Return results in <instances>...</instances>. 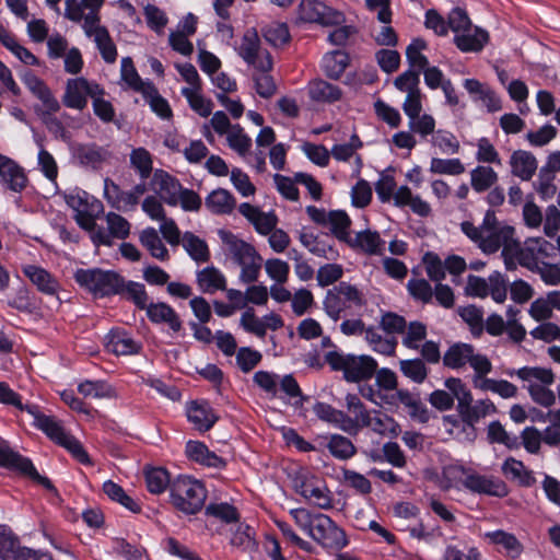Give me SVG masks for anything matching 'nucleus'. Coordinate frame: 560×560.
Here are the masks:
<instances>
[{
    "label": "nucleus",
    "instance_id": "obj_20",
    "mask_svg": "<svg viewBox=\"0 0 560 560\" xmlns=\"http://www.w3.org/2000/svg\"><path fill=\"white\" fill-rule=\"evenodd\" d=\"M107 338V349L117 355L137 354L141 350V345L125 330H112Z\"/></svg>",
    "mask_w": 560,
    "mask_h": 560
},
{
    "label": "nucleus",
    "instance_id": "obj_21",
    "mask_svg": "<svg viewBox=\"0 0 560 560\" xmlns=\"http://www.w3.org/2000/svg\"><path fill=\"white\" fill-rule=\"evenodd\" d=\"M489 33L476 26L474 33L463 32L454 36V44L462 52H479L488 44Z\"/></svg>",
    "mask_w": 560,
    "mask_h": 560
},
{
    "label": "nucleus",
    "instance_id": "obj_1",
    "mask_svg": "<svg viewBox=\"0 0 560 560\" xmlns=\"http://www.w3.org/2000/svg\"><path fill=\"white\" fill-rule=\"evenodd\" d=\"M325 362L332 371L342 372L343 378L349 383H360L374 376L378 368L377 361L366 354H343L339 351H328Z\"/></svg>",
    "mask_w": 560,
    "mask_h": 560
},
{
    "label": "nucleus",
    "instance_id": "obj_8",
    "mask_svg": "<svg viewBox=\"0 0 560 560\" xmlns=\"http://www.w3.org/2000/svg\"><path fill=\"white\" fill-rule=\"evenodd\" d=\"M346 407L352 417L345 412L343 425L341 430L350 435H357L360 430L372 424L371 412L366 409L358 395L348 394L346 396Z\"/></svg>",
    "mask_w": 560,
    "mask_h": 560
},
{
    "label": "nucleus",
    "instance_id": "obj_9",
    "mask_svg": "<svg viewBox=\"0 0 560 560\" xmlns=\"http://www.w3.org/2000/svg\"><path fill=\"white\" fill-rule=\"evenodd\" d=\"M151 185L160 198L168 206H177V196L183 188L179 180L163 170L153 173Z\"/></svg>",
    "mask_w": 560,
    "mask_h": 560
},
{
    "label": "nucleus",
    "instance_id": "obj_56",
    "mask_svg": "<svg viewBox=\"0 0 560 560\" xmlns=\"http://www.w3.org/2000/svg\"><path fill=\"white\" fill-rule=\"evenodd\" d=\"M78 392L93 398H109L114 395L113 387L104 381H84L79 384Z\"/></svg>",
    "mask_w": 560,
    "mask_h": 560
},
{
    "label": "nucleus",
    "instance_id": "obj_26",
    "mask_svg": "<svg viewBox=\"0 0 560 560\" xmlns=\"http://www.w3.org/2000/svg\"><path fill=\"white\" fill-rule=\"evenodd\" d=\"M139 242L153 258L160 261H167L170 259L168 249L156 229L150 226L142 230L139 235Z\"/></svg>",
    "mask_w": 560,
    "mask_h": 560
},
{
    "label": "nucleus",
    "instance_id": "obj_63",
    "mask_svg": "<svg viewBox=\"0 0 560 560\" xmlns=\"http://www.w3.org/2000/svg\"><path fill=\"white\" fill-rule=\"evenodd\" d=\"M323 305L325 313L334 322H337L341 317V313L346 308L345 302L341 300L340 294L335 290V288L327 291Z\"/></svg>",
    "mask_w": 560,
    "mask_h": 560
},
{
    "label": "nucleus",
    "instance_id": "obj_40",
    "mask_svg": "<svg viewBox=\"0 0 560 560\" xmlns=\"http://www.w3.org/2000/svg\"><path fill=\"white\" fill-rule=\"evenodd\" d=\"M498 182V174L491 166L478 165L470 172V184L476 192L490 189Z\"/></svg>",
    "mask_w": 560,
    "mask_h": 560
},
{
    "label": "nucleus",
    "instance_id": "obj_3",
    "mask_svg": "<svg viewBox=\"0 0 560 560\" xmlns=\"http://www.w3.org/2000/svg\"><path fill=\"white\" fill-rule=\"evenodd\" d=\"M74 280L96 298L117 295L122 284V277L118 272L100 268L78 269Z\"/></svg>",
    "mask_w": 560,
    "mask_h": 560
},
{
    "label": "nucleus",
    "instance_id": "obj_19",
    "mask_svg": "<svg viewBox=\"0 0 560 560\" xmlns=\"http://www.w3.org/2000/svg\"><path fill=\"white\" fill-rule=\"evenodd\" d=\"M510 164L512 174L522 180H530L538 166L535 155L525 150L514 151L511 155Z\"/></svg>",
    "mask_w": 560,
    "mask_h": 560
},
{
    "label": "nucleus",
    "instance_id": "obj_41",
    "mask_svg": "<svg viewBox=\"0 0 560 560\" xmlns=\"http://www.w3.org/2000/svg\"><path fill=\"white\" fill-rule=\"evenodd\" d=\"M262 37L271 46L283 47L291 40V34L287 23L271 22L261 27Z\"/></svg>",
    "mask_w": 560,
    "mask_h": 560
},
{
    "label": "nucleus",
    "instance_id": "obj_58",
    "mask_svg": "<svg viewBox=\"0 0 560 560\" xmlns=\"http://www.w3.org/2000/svg\"><path fill=\"white\" fill-rule=\"evenodd\" d=\"M313 411L318 419L332 423L341 430L345 419L342 410H338L327 402L316 401L313 406Z\"/></svg>",
    "mask_w": 560,
    "mask_h": 560
},
{
    "label": "nucleus",
    "instance_id": "obj_57",
    "mask_svg": "<svg viewBox=\"0 0 560 560\" xmlns=\"http://www.w3.org/2000/svg\"><path fill=\"white\" fill-rule=\"evenodd\" d=\"M430 172L433 174L460 175L465 172V166L459 159H440L432 158Z\"/></svg>",
    "mask_w": 560,
    "mask_h": 560
},
{
    "label": "nucleus",
    "instance_id": "obj_61",
    "mask_svg": "<svg viewBox=\"0 0 560 560\" xmlns=\"http://www.w3.org/2000/svg\"><path fill=\"white\" fill-rule=\"evenodd\" d=\"M425 271L430 280L440 282L445 279V267L440 256L434 252H427L422 257Z\"/></svg>",
    "mask_w": 560,
    "mask_h": 560
},
{
    "label": "nucleus",
    "instance_id": "obj_7",
    "mask_svg": "<svg viewBox=\"0 0 560 560\" xmlns=\"http://www.w3.org/2000/svg\"><path fill=\"white\" fill-rule=\"evenodd\" d=\"M0 466L16 469L43 486L46 490L56 492L51 481L38 474L30 458L12 451L4 442L0 443Z\"/></svg>",
    "mask_w": 560,
    "mask_h": 560
},
{
    "label": "nucleus",
    "instance_id": "obj_37",
    "mask_svg": "<svg viewBox=\"0 0 560 560\" xmlns=\"http://www.w3.org/2000/svg\"><path fill=\"white\" fill-rule=\"evenodd\" d=\"M351 247H358L365 254L377 255L382 250L384 241L381 238L378 232L365 230L359 232L354 238H351L350 243H347Z\"/></svg>",
    "mask_w": 560,
    "mask_h": 560
},
{
    "label": "nucleus",
    "instance_id": "obj_64",
    "mask_svg": "<svg viewBox=\"0 0 560 560\" xmlns=\"http://www.w3.org/2000/svg\"><path fill=\"white\" fill-rule=\"evenodd\" d=\"M527 390L532 400L541 407L549 408L556 402L555 393L547 386L537 383H530L527 386Z\"/></svg>",
    "mask_w": 560,
    "mask_h": 560
},
{
    "label": "nucleus",
    "instance_id": "obj_13",
    "mask_svg": "<svg viewBox=\"0 0 560 560\" xmlns=\"http://www.w3.org/2000/svg\"><path fill=\"white\" fill-rule=\"evenodd\" d=\"M23 83L43 103L48 114L57 113L60 109L59 102L40 78L32 72H26L23 77Z\"/></svg>",
    "mask_w": 560,
    "mask_h": 560
},
{
    "label": "nucleus",
    "instance_id": "obj_42",
    "mask_svg": "<svg viewBox=\"0 0 560 560\" xmlns=\"http://www.w3.org/2000/svg\"><path fill=\"white\" fill-rule=\"evenodd\" d=\"M502 472L505 476H511L513 479H517L521 486L530 487L535 482L533 472L525 468L522 460L515 459L514 457H508L502 464Z\"/></svg>",
    "mask_w": 560,
    "mask_h": 560
},
{
    "label": "nucleus",
    "instance_id": "obj_14",
    "mask_svg": "<svg viewBox=\"0 0 560 560\" xmlns=\"http://www.w3.org/2000/svg\"><path fill=\"white\" fill-rule=\"evenodd\" d=\"M145 311L151 323L165 324L174 332H178L182 329V320L171 305L164 302L149 303Z\"/></svg>",
    "mask_w": 560,
    "mask_h": 560
},
{
    "label": "nucleus",
    "instance_id": "obj_10",
    "mask_svg": "<svg viewBox=\"0 0 560 560\" xmlns=\"http://www.w3.org/2000/svg\"><path fill=\"white\" fill-rule=\"evenodd\" d=\"M26 412L33 417V425L43 431L51 441L58 445L66 439L68 433L52 416H46L39 411L38 406L26 407Z\"/></svg>",
    "mask_w": 560,
    "mask_h": 560
},
{
    "label": "nucleus",
    "instance_id": "obj_39",
    "mask_svg": "<svg viewBox=\"0 0 560 560\" xmlns=\"http://www.w3.org/2000/svg\"><path fill=\"white\" fill-rule=\"evenodd\" d=\"M117 295H124L131 301L139 310H145L149 305V295L144 284L135 281H126L122 278L121 288L118 289Z\"/></svg>",
    "mask_w": 560,
    "mask_h": 560
},
{
    "label": "nucleus",
    "instance_id": "obj_46",
    "mask_svg": "<svg viewBox=\"0 0 560 560\" xmlns=\"http://www.w3.org/2000/svg\"><path fill=\"white\" fill-rule=\"evenodd\" d=\"M425 47L427 44L423 39L416 38L406 48V58L410 69L419 71V73L429 66L427 56L421 54V50Z\"/></svg>",
    "mask_w": 560,
    "mask_h": 560
},
{
    "label": "nucleus",
    "instance_id": "obj_16",
    "mask_svg": "<svg viewBox=\"0 0 560 560\" xmlns=\"http://www.w3.org/2000/svg\"><path fill=\"white\" fill-rule=\"evenodd\" d=\"M307 94L313 102L332 104L342 96L341 89L323 79L311 80L307 84Z\"/></svg>",
    "mask_w": 560,
    "mask_h": 560
},
{
    "label": "nucleus",
    "instance_id": "obj_6",
    "mask_svg": "<svg viewBox=\"0 0 560 560\" xmlns=\"http://www.w3.org/2000/svg\"><path fill=\"white\" fill-rule=\"evenodd\" d=\"M299 20L323 26L340 25L345 21L342 12L319 0H301L298 8Z\"/></svg>",
    "mask_w": 560,
    "mask_h": 560
},
{
    "label": "nucleus",
    "instance_id": "obj_33",
    "mask_svg": "<svg viewBox=\"0 0 560 560\" xmlns=\"http://www.w3.org/2000/svg\"><path fill=\"white\" fill-rule=\"evenodd\" d=\"M220 238L226 246V250L231 254L234 260L240 265V278L245 279V242L237 237L230 231L221 230L219 232Z\"/></svg>",
    "mask_w": 560,
    "mask_h": 560
},
{
    "label": "nucleus",
    "instance_id": "obj_27",
    "mask_svg": "<svg viewBox=\"0 0 560 560\" xmlns=\"http://www.w3.org/2000/svg\"><path fill=\"white\" fill-rule=\"evenodd\" d=\"M247 222L254 225L257 233L268 235L278 224L273 211L264 212L258 207L247 203Z\"/></svg>",
    "mask_w": 560,
    "mask_h": 560
},
{
    "label": "nucleus",
    "instance_id": "obj_32",
    "mask_svg": "<svg viewBox=\"0 0 560 560\" xmlns=\"http://www.w3.org/2000/svg\"><path fill=\"white\" fill-rule=\"evenodd\" d=\"M0 43L9 49L15 57H18L23 63L30 66H39L38 58L31 52L26 47L20 45L14 35L9 31L0 27Z\"/></svg>",
    "mask_w": 560,
    "mask_h": 560
},
{
    "label": "nucleus",
    "instance_id": "obj_5",
    "mask_svg": "<svg viewBox=\"0 0 560 560\" xmlns=\"http://www.w3.org/2000/svg\"><path fill=\"white\" fill-rule=\"evenodd\" d=\"M310 537L329 550L339 551L349 544L346 532L330 516L323 513H317V522Z\"/></svg>",
    "mask_w": 560,
    "mask_h": 560
},
{
    "label": "nucleus",
    "instance_id": "obj_50",
    "mask_svg": "<svg viewBox=\"0 0 560 560\" xmlns=\"http://www.w3.org/2000/svg\"><path fill=\"white\" fill-rule=\"evenodd\" d=\"M96 47L107 63H114L117 59V48L107 28H100L97 35L93 36Z\"/></svg>",
    "mask_w": 560,
    "mask_h": 560
},
{
    "label": "nucleus",
    "instance_id": "obj_11",
    "mask_svg": "<svg viewBox=\"0 0 560 560\" xmlns=\"http://www.w3.org/2000/svg\"><path fill=\"white\" fill-rule=\"evenodd\" d=\"M0 182L5 188L21 192L25 189L28 178L23 170L14 160L4 155L0 162Z\"/></svg>",
    "mask_w": 560,
    "mask_h": 560
},
{
    "label": "nucleus",
    "instance_id": "obj_2",
    "mask_svg": "<svg viewBox=\"0 0 560 560\" xmlns=\"http://www.w3.org/2000/svg\"><path fill=\"white\" fill-rule=\"evenodd\" d=\"M170 498L176 510L192 515L203 508L207 490L201 481L190 476L179 475L171 483Z\"/></svg>",
    "mask_w": 560,
    "mask_h": 560
},
{
    "label": "nucleus",
    "instance_id": "obj_4",
    "mask_svg": "<svg viewBox=\"0 0 560 560\" xmlns=\"http://www.w3.org/2000/svg\"><path fill=\"white\" fill-rule=\"evenodd\" d=\"M459 470L465 476L462 485L471 493L495 498H504L509 494L508 485L497 476L480 475L465 466H460Z\"/></svg>",
    "mask_w": 560,
    "mask_h": 560
},
{
    "label": "nucleus",
    "instance_id": "obj_25",
    "mask_svg": "<svg viewBox=\"0 0 560 560\" xmlns=\"http://www.w3.org/2000/svg\"><path fill=\"white\" fill-rule=\"evenodd\" d=\"M475 351V347L466 342H454L444 352L442 358L443 365L447 369L459 370L464 368Z\"/></svg>",
    "mask_w": 560,
    "mask_h": 560
},
{
    "label": "nucleus",
    "instance_id": "obj_22",
    "mask_svg": "<svg viewBox=\"0 0 560 560\" xmlns=\"http://www.w3.org/2000/svg\"><path fill=\"white\" fill-rule=\"evenodd\" d=\"M485 537L491 544L500 546L504 553L512 559L520 558L524 551V546L517 539V537L514 534L508 533L503 529L488 532L485 534Z\"/></svg>",
    "mask_w": 560,
    "mask_h": 560
},
{
    "label": "nucleus",
    "instance_id": "obj_43",
    "mask_svg": "<svg viewBox=\"0 0 560 560\" xmlns=\"http://www.w3.org/2000/svg\"><path fill=\"white\" fill-rule=\"evenodd\" d=\"M107 152L96 144L79 145L75 150V158L82 165L98 167L106 159Z\"/></svg>",
    "mask_w": 560,
    "mask_h": 560
},
{
    "label": "nucleus",
    "instance_id": "obj_18",
    "mask_svg": "<svg viewBox=\"0 0 560 560\" xmlns=\"http://www.w3.org/2000/svg\"><path fill=\"white\" fill-rule=\"evenodd\" d=\"M187 418L201 432L210 430L218 419L206 401H192L187 408Z\"/></svg>",
    "mask_w": 560,
    "mask_h": 560
},
{
    "label": "nucleus",
    "instance_id": "obj_36",
    "mask_svg": "<svg viewBox=\"0 0 560 560\" xmlns=\"http://www.w3.org/2000/svg\"><path fill=\"white\" fill-rule=\"evenodd\" d=\"M182 245L187 254L197 262H207L210 259V250L205 240L192 232L183 234Z\"/></svg>",
    "mask_w": 560,
    "mask_h": 560
},
{
    "label": "nucleus",
    "instance_id": "obj_62",
    "mask_svg": "<svg viewBox=\"0 0 560 560\" xmlns=\"http://www.w3.org/2000/svg\"><path fill=\"white\" fill-rule=\"evenodd\" d=\"M372 188L368 180L360 178L351 190L352 206L359 209L368 207L372 201Z\"/></svg>",
    "mask_w": 560,
    "mask_h": 560
},
{
    "label": "nucleus",
    "instance_id": "obj_59",
    "mask_svg": "<svg viewBox=\"0 0 560 560\" xmlns=\"http://www.w3.org/2000/svg\"><path fill=\"white\" fill-rule=\"evenodd\" d=\"M66 203L75 212H85L90 210L93 202H100L93 196L81 189H74L69 194H65Z\"/></svg>",
    "mask_w": 560,
    "mask_h": 560
},
{
    "label": "nucleus",
    "instance_id": "obj_54",
    "mask_svg": "<svg viewBox=\"0 0 560 560\" xmlns=\"http://www.w3.org/2000/svg\"><path fill=\"white\" fill-rule=\"evenodd\" d=\"M475 386L482 390L495 393L502 398H512L517 393V387L506 380L483 378L480 384L475 382Z\"/></svg>",
    "mask_w": 560,
    "mask_h": 560
},
{
    "label": "nucleus",
    "instance_id": "obj_35",
    "mask_svg": "<svg viewBox=\"0 0 560 560\" xmlns=\"http://www.w3.org/2000/svg\"><path fill=\"white\" fill-rule=\"evenodd\" d=\"M327 439L326 447L334 458L348 460L357 454V447L349 438L336 433Z\"/></svg>",
    "mask_w": 560,
    "mask_h": 560
},
{
    "label": "nucleus",
    "instance_id": "obj_17",
    "mask_svg": "<svg viewBox=\"0 0 560 560\" xmlns=\"http://www.w3.org/2000/svg\"><path fill=\"white\" fill-rule=\"evenodd\" d=\"M104 197L114 209L127 212L137 207V200L129 191H124L112 179L104 180Z\"/></svg>",
    "mask_w": 560,
    "mask_h": 560
},
{
    "label": "nucleus",
    "instance_id": "obj_55",
    "mask_svg": "<svg viewBox=\"0 0 560 560\" xmlns=\"http://www.w3.org/2000/svg\"><path fill=\"white\" fill-rule=\"evenodd\" d=\"M432 144L438 147L440 151L445 154H456L460 149L456 136L446 129H439L434 132Z\"/></svg>",
    "mask_w": 560,
    "mask_h": 560
},
{
    "label": "nucleus",
    "instance_id": "obj_23",
    "mask_svg": "<svg viewBox=\"0 0 560 560\" xmlns=\"http://www.w3.org/2000/svg\"><path fill=\"white\" fill-rule=\"evenodd\" d=\"M88 80L85 78L69 79L67 81L63 104L69 108L83 109L86 104Z\"/></svg>",
    "mask_w": 560,
    "mask_h": 560
},
{
    "label": "nucleus",
    "instance_id": "obj_29",
    "mask_svg": "<svg viewBox=\"0 0 560 560\" xmlns=\"http://www.w3.org/2000/svg\"><path fill=\"white\" fill-rule=\"evenodd\" d=\"M349 55L343 50L326 54L322 60L324 73L331 80H338L349 66Z\"/></svg>",
    "mask_w": 560,
    "mask_h": 560
},
{
    "label": "nucleus",
    "instance_id": "obj_34",
    "mask_svg": "<svg viewBox=\"0 0 560 560\" xmlns=\"http://www.w3.org/2000/svg\"><path fill=\"white\" fill-rule=\"evenodd\" d=\"M205 205L212 213L226 214L234 209L235 199L228 190L218 188L208 195Z\"/></svg>",
    "mask_w": 560,
    "mask_h": 560
},
{
    "label": "nucleus",
    "instance_id": "obj_51",
    "mask_svg": "<svg viewBox=\"0 0 560 560\" xmlns=\"http://www.w3.org/2000/svg\"><path fill=\"white\" fill-rule=\"evenodd\" d=\"M22 548L19 547V538L7 525H0V560L14 559Z\"/></svg>",
    "mask_w": 560,
    "mask_h": 560
},
{
    "label": "nucleus",
    "instance_id": "obj_52",
    "mask_svg": "<svg viewBox=\"0 0 560 560\" xmlns=\"http://www.w3.org/2000/svg\"><path fill=\"white\" fill-rule=\"evenodd\" d=\"M130 164L139 173L142 179L150 177L152 173V156L144 148L133 149L130 153Z\"/></svg>",
    "mask_w": 560,
    "mask_h": 560
},
{
    "label": "nucleus",
    "instance_id": "obj_60",
    "mask_svg": "<svg viewBox=\"0 0 560 560\" xmlns=\"http://www.w3.org/2000/svg\"><path fill=\"white\" fill-rule=\"evenodd\" d=\"M206 514L221 520L225 523L240 521V513L235 506L229 503H210L206 506Z\"/></svg>",
    "mask_w": 560,
    "mask_h": 560
},
{
    "label": "nucleus",
    "instance_id": "obj_45",
    "mask_svg": "<svg viewBox=\"0 0 560 560\" xmlns=\"http://www.w3.org/2000/svg\"><path fill=\"white\" fill-rule=\"evenodd\" d=\"M142 95L159 117L170 119L173 116L168 102L160 95L158 89L152 83L147 84V91Z\"/></svg>",
    "mask_w": 560,
    "mask_h": 560
},
{
    "label": "nucleus",
    "instance_id": "obj_53",
    "mask_svg": "<svg viewBox=\"0 0 560 560\" xmlns=\"http://www.w3.org/2000/svg\"><path fill=\"white\" fill-rule=\"evenodd\" d=\"M200 89L183 88L182 94L186 97L192 110L198 113L201 117H208L213 108V103L206 100L200 93Z\"/></svg>",
    "mask_w": 560,
    "mask_h": 560
},
{
    "label": "nucleus",
    "instance_id": "obj_49",
    "mask_svg": "<svg viewBox=\"0 0 560 560\" xmlns=\"http://www.w3.org/2000/svg\"><path fill=\"white\" fill-rule=\"evenodd\" d=\"M401 373L417 384H422L428 377L429 370L423 360L416 358L399 362Z\"/></svg>",
    "mask_w": 560,
    "mask_h": 560
},
{
    "label": "nucleus",
    "instance_id": "obj_48",
    "mask_svg": "<svg viewBox=\"0 0 560 560\" xmlns=\"http://www.w3.org/2000/svg\"><path fill=\"white\" fill-rule=\"evenodd\" d=\"M121 80L126 82V84L136 92L143 93L147 91V84L144 83L138 71L133 65V61L130 57H124L121 59Z\"/></svg>",
    "mask_w": 560,
    "mask_h": 560
},
{
    "label": "nucleus",
    "instance_id": "obj_15",
    "mask_svg": "<svg viewBox=\"0 0 560 560\" xmlns=\"http://www.w3.org/2000/svg\"><path fill=\"white\" fill-rule=\"evenodd\" d=\"M258 35L254 31V39L247 36L246 60L247 66L255 68V73L270 72L272 69V57L267 49H262L257 44Z\"/></svg>",
    "mask_w": 560,
    "mask_h": 560
},
{
    "label": "nucleus",
    "instance_id": "obj_31",
    "mask_svg": "<svg viewBox=\"0 0 560 560\" xmlns=\"http://www.w3.org/2000/svg\"><path fill=\"white\" fill-rule=\"evenodd\" d=\"M327 224L330 225L331 234L340 242L350 243L351 219L343 210H330Z\"/></svg>",
    "mask_w": 560,
    "mask_h": 560
},
{
    "label": "nucleus",
    "instance_id": "obj_24",
    "mask_svg": "<svg viewBox=\"0 0 560 560\" xmlns=\"http://www.w3.org/2000/svg\"><path fill=\"white\" fill-rule=\"evenodd\" d=\"M185 452L189 459L198 464L214 468L224 466V460L202 442L188 441Z\"/></svg>",
    "mask_w": 560,
    "mask_h": 560
},
{
    "label": "nucleus",
    "instance_id": "obj_44",
    "mask_svg": "<svg viewBox=\"0 0 560 560\" xmlns=\"http://www.w3.org/2000/svg\"><path fill=\"white\" fill-rule=\"evenodd\" d=\"M495 411V405L490 399H483L476 401L475 405L469 404L460 417L466 424L474 427L481 418Z\"/></svg>",
    "mask_w": 560,
    "mask_h": 560
},
{
    "label": "nucleus",
    "instance_id": "obj_30",
    "mask_svg": "<svg viewBox=\"0 0 560 560\" xmlns=\"http://www.w3.org/2000/svg\"><path fill=\"white\" fill-rule=\"evenodd\" d=\"M197 283L203 293L212 294L225 290V278L215 267H206L197 272Z\"/></svg>",
    "mask_w": 560,
    "mask_h": 560
},
{
    "label": "nucleus",
    "instance_id": "obj_12",
    "mask_svg": "<svg viewBox=\"0 0 560 560\" xmlns=\"http://www.w3.org/2000/svg\"><path fill=\"white\" fill-rule=\"evenodd\" d=\"M23 275L37 288V290L47 295L57 294L60 283L46 269L36 265H25L22 267Z\"/></svg>",
    "mask_w": 560,
    "mask_h": 560
},
{
    "label": "nucleus",
    "instance_id": "obj_47",
    "mask_svg": "<svg viewBox=\"0 0 560 560\" xmlns=\"http://www.w3.org/2000/svg\"><path fill=\"white\" fill-rule=\"evenodd\" d=\"M445 387L450 394L458 400V411L462 415L469 404L472 402L471 392L466 387L463 381L458 377H448L444 382Z\"/></svg>",
    "mask_w": 560,
    "mask_h": 560
},
{
    "label": "nucleus",
    "instance_id": "obj_38",
    "mask_svg": "<svg viewBox=\"0 0 560 560\" xmlns=\"http://www.w3.org/2000/svg\"><path fill=\"white\" fill-rule=\"evenodd\" d=\"M144 478L148 490L153 494L163 493L167 488L171 490L173 480H171L168 471L163 467L145 468Z\"/></svg>",
    "mask_w": 560,
    "mask_h": 560
},
{
    "label": "nucleus",
    "instance_id": "obj_28",
    "mask_svg": "<svg viewBox=\"0 0 560 560\" xmlns=\"http://www.w3.org/2000/svg\"><path fill=\"white\" fill-rule=\"evenodd\" d=\"M463 85L469 95H475L476 93L483 94L485 100L482 103L489 113H495L502 109L501 98L490 86L481 83L477 79H465Z\"/></svg>",
    "mask_w": 560,
    "mask_h": 560
}]
</instances>
